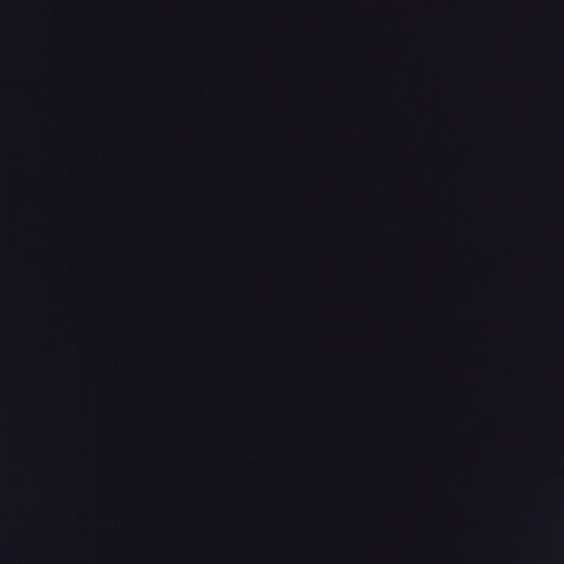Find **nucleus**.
Returning <instances> with one entry per match:
<instances>
[{
    "instance_id": "1",
    "label": "nucleus",
    "mask_w": 564,
    "mask_h": 564,
    "mask_svg": "<svg viewBox=\"0 0 564 564\" xmlns=\"http://www.w3.org/2000/svg\"><path fill=\"white\" fill-rule=\"evenodd\" d=\"M231 564H261L259 549L251 539L243 541L241 555Z\"/></svg>"
}]
</instances>
